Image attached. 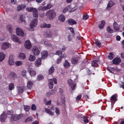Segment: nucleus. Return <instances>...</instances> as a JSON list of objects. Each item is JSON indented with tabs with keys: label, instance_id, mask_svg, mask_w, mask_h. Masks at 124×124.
<instances>
[{
	"label": "nucleus",
	"instance_id": "nucleus-1",
	"mask_svg": "<svg viewBox=\"0 0 124 124\" xmlns=\"http://www.w3.org/2000/svg\"><path fill=\"white\" fill-rule=\"evenodd\" d=\"M33 16L36 17L34 20H32L30 24V28L29 29V30L33 31L34 30V28L36 27L37 25V18L38 16V12L37 10L36 9L33 12Z\"/></svg>",
	"mask_w": 124,
	"mask_h": 124
},
{
	"label": "nucleus",
	"instance_id": "nucleus-2",
	"mask_svg": "<svg viewBox=\"0 0 124 124\" xmlns=\"http://www.w3.org/2000/svg\"><path fill=\"white\" fill-rule=\"evenodd\" d=\"M46 16L49 17L50 19L51 20L55 17L56 15V13L54 10H51L46 12Z\"/></svg>",
	"mask_w": 124,
	"mask_h": 124
},
{
	"label": "nucleus",
	"instance_id": "nucleus-3",
	"mask_svg": "<svg viewBox=\"0 0 124 124\" xmlns=\"http://www.w3.org/2000/svg\"><path fill=\"white\" fill-rule=\"evenodd\" d=\"M23 114H21L19 115H12L10 117L11 119L12 120L16 121L17 120H19L23 117Z\"/></svg>",
	"mask_w": 124,
	"mask_h": 124
},
{
	"label": "nucleus",
	"instance_id": "nucleus-4",
	"mask_svg": "<svg viewBox=\"0 0 124 124\" xmlns=\"http://www.w3.org/2000/svg\"><path fill=\"white\" fill-rule=\"evenodd\" d=\"M53 81L55 84H57V79L56 78H54L53 79H50L49 80L48 83L49 84V86L50 88H53Z\"/></svg>",
	"mask_w": 124,
	"mask_h": 124
},
{
	"label": "nucleus",
	"instance_id": "nucleus-5",
	"mask_svg": "<svg viewBox=\"0 0 124 124\" xmlns=\"http://www.w3.org/2000/svg\"><path fill=\"white\" fill-rule=\"evenodd\" d=\"M16 33L17 35L19 36H23L24 33L22 29L19 28H17L16 29Z\"/></svg>",
	"mask_w": 124,
	"mask_h": 124
},
{
	"label": "nucleus",
	"instance_id": "nucleus-6",
	"mask_svg": "<svg viewBox=\"0 0 124 124\" xmlns=\"http://www.w3.org/2000/svg\"><path fill=\"white\" fill-rule=\"evenodd\" d=\"M117 95L116 94H114L111 96L110 100L112 106L113 105V104H114L115 101L117 100Z\"/></svg>",
	"mask_w": 124,
	"mask_h": 124
},
{
	"label": "nucleus",
	"instance_id": "nucleus-7",
	"mask_svg": "<svg viewBox=\"0 0 124 124\" xmlns=\"http://www.w3.org/2000/svg\"><path fill=\"white\" fill-rule=\"evenodd\" d=\"M68 82L72 89V90H74L75 88V86L76 85V84L73 83L72 81L70 79L68 80Z\"/></svg>",
	"mask_w": 124,
	"mask_h": 124
},
{
	"label": "nucleus",
	"instance_id": "nucleus-8",
	"mask_svg": "<svg viewBox=\"0 0 124 124\" xmlns=\"http://www.w3.org/2000/svg\"><path fill=\"white\" fill-rule=\"evenodd\" d=\"M28 70L31 76H34L36 75V71L31 68L30 67H29L28 69Z\"/></svg>",
	"mask_w": 124,
	"mask_h": 124
},
{
	"label": "nucleus",
	"instance_id": "nucleus-9",
	"mask_svg": "<svg viewBox=\"0 0 124 124\" xmlns=\"http://www.w3.org/2000/svg\"><path fill=\"white\" fill-rule=\"evenodd\" d=\"M32 51L34 54L36 55H39L40 53V51L39 50L37 47L36 46H34L32 49Z\"/></svg>",
	"mask_w": 124,
	"mask_h": 124
},
{
	"label": "nucleus",
	"instance_id": "nucleus-10",
	"mask_svg": "<svg viewBox=\"0 0 124 124\" xmlns=\"http://www.w3.org/2000/svg\"><path fill=\"white\" fill-rule=\"evenodd\" d=\"M10 46V45L8 42H5L2 45L1 48L3 50H5L9 47Z\"/></svg>",
	"mask_w": 124,
	"mask_h": 124
},
{
	"label": "nucleus",
	"instance_id": "nucleus-11",
	"mask_svg": "<svg viewBox=\"0 0 124 124\" xmlns=\"http://www.w3.org/2000/svg\"><path fill=\"white\" fill-rule=\"evenodd\" d=\"M25 47L27 49L30 48L31 46V44L29 40L26 41L24 43Z\"/></svg>",
	"mask_w": 124,
	"mask_h": 124
},
{
	"label": "nucleus",
	"instance_id": "nucleus-12",
	"mask_svg": "<svg viewBox=\"0 0 124 124\" xmlns=\"http://www.w3.org/2000/svg\"><path fill=\"white\" fill-rule=\"evenodd\" d=\"M11 39L14 41L17 42L19 43H20L21 42L19 39L17 38V37L15 35H12L11 36Z\"/></svg>",
	"mask_w": 124,
	"mask_h": 124
},
{
	"label": "nucleus",
	"instance_id": "nucleus-13",
	"mask_svg": "<svg viewBox=\"0 0 124 124\" xmlns=\"http://www.w3.org/2000/svg\"><path fill=\"white\" fill-rule=\"evenodd\" d=\"M114 29L116 31L119 30L120 26L116 22H114L113 24Z\"/></svg>",
	"mask_w": 124,
	"mask_h": 124
},
{
	"label": "nucleus",
	"instance_id": "nucleus-14",
	"mask_svg": "<svg viewBox=\"0 0 124 124\" xmlns=\"http://www.w3.org/2000/svg\"><path fill=\"white\" fill-rule=\"evenodd\" d=\"M41 55L42 58L45 59L47 58L48 54L47 51H46L45 50L42 51L41 52Z\"/></svg>",
	"mask_w": 124,
	"mask_h": 124
},
{
	"label": "nucleus",
	"instance_id": "nucleus-15",
	"mask_svg": "<svg viewBox=\"0 0 124 124\" xmlns=\"http://www.w3.org/2000/svg\"><path fill=\"white\" fill-rule=\"evenodd\" d=\"M25 87L23 86H20L18 87V93L19 94L22 93Z\"/></svg>",
	"mask_w": 124,
	"mask_h": 124
},
{
	"label": "nucleus",
	"instance_id": "nucleus-16",
	"mask_svg": "<svg viewBox=\"0 0 124 124\" xmlns=\"http://www.w3.org/2000/svg\"><path fill=\"white\" fill-rule=\"evenodd\" d=\"M112 62L113 64L117 65L120 62L121 60L118 58H116L114 59L113 60Z\"/></svg>",
	"mask_w": 124,
	"mask_h": 124
},
{
	"label": "nucleus",
	"instance_id": "nucleus-17",
	"mask_svg": "<svg viewBox=\"0 0 124 124\" xmlns=\"http://www.w3.org/2000/svg\"><path fill=\"white\" fill-rule=\"evenodd\" d=\"M41 58H38L35 62V65L36 67L39 66L41 64Z\"/></svg>",
	"mask_w": 124,
	"mask_h": 124
},
{
	"label": "nucleus",
	"instance_id": "nucleus-18",
	"mask_svg": "<svg viewBox=\"0 0 124 124\" xmlns=\"http://www.w3.org/2000/svg\"><path fill=\"white\" fill-rule=\"evenodd\" d=\"M7 115L5 113H3L0 116V119L1 122H4L6 119Z\"/></svg>",
	"mask_w": 124,
	"mask_h": 124
},
{
	"label": "nucleus",
	"instance_id": "nucleus-19",
	"mask_svg": "<svg viewBox=\"0 0 124 124\" xmlns=\"http://www.w3.org/2000/svg\"><path fill=\"white\" fill-rule=\"evenodd\" d=\"M26 7V6L24 4H21L19 5L17 7V10L20 11L24 9Z\"/></svg>",
	"mask_w": 124,
	"mask_h": 124
},
{
	"label": "nucleus",
	"instance_id": "nucleus-20",
	"mask_svg": "<svg viewBox=\"0 0 124 124\" xmlns=\"http://www.w3.org/2000/svg\"><path fill=\"white\" fill-rule=\"evenodd\" d=\"M51 25L50 24H47L45 23H43L41 24L40 27L42 28H49L50 27Z\"/></svg>",
	"mask_w": 124,
	"mask_h": 124
},
{
	"label": "nucleus",
	"instance_id": "nucleus-21",
	"mask_svg": "<svg viewBox=\"0 0 124 124\" xmlns=\"http://www.w3.org/2000/svg\"><path fill=\"white\" fill-rule=\"evenodd\" d=\"M55 93V91L54 90H49V92L46 93V95L48 97H49L51 95L54 94Z\"/></svg>",
	"mask_w": 124,
	"mask_h": 124
},
{
	"label": "nucleus",
	"instance_id": "nucleus-22",
	"mask_svg": "<svg viewBox=\"0 0 124 124\" xmlns=\"http://www.w3.org/2000/svg\"><path fill=\"white\" fill-rule=\"evenodd\" d=\"M78 57H76L72 58L71 60L72 63L74 64H75L78 62Z\"/></svg>",
	"mask_w": 124,
	"mask_h": 124
},
{
	"label": "nucleus",
	"instance_id": "nucleus-23",
	"mask_svg": "<svg viewBox=\"0 0 124 124\" xmlns=\"http://www.w3.org/2000/svg\"><path fill=\"white\" fill-rule=\"evenodd\" d=\"M9 63L11 65H13L14 63V61L13 57L12 55L10 56L9 57Z\"/></svg>",
	"mask_w": 124,
	"mask_h": 124
},
{
	"label": "nucleus",
	"instance_id": "nucleus-24",
	"mask_svg": "<svg viewBox=\"0 0 124 124\" xmlns=\"http://www.w3.org/2000/svg\"><path fill=\"white\" fill-rule=\"evenodd\" d=\"M7 30L9 31L10 33L12 34L13 31V29L12 26L10 25H7L6 26Z\"/></svg>",
	"mask_w": 124,
	"mask_h": 124
},
{
	"label": "nucleus",
	"instance_id": "nucleus-25",
	"mask_svg": "<svg viewBox=\"0 0 124 124\" xmlns=\"http://www.w3.org/2000/svg\"><path fill=\"white\" fill-rule=\"evenodd\" d=\"M68 23L70 25H73L76 24V22L74 19H70L68 20Z\"/></svg>",
	"mask_w": 124,
	"mask_h": 124
},
{
	"label": "nucleus",
	"instance_id": "nucleus-26",
	"mask_svg": "<svg viewBox=\"0 0 124 124\" xmlns=\"http://www.w3.org/2000/svg\"><path fill=\"white\" fill-rule=\"evenodd\" d=\"M10 76L11 78L13 79H14L17 77L16 75L14 72H11L10 74Z\"/></svg>",
	"mask_w": 124,
	"mask_h": 124
},
{
	"label": "nucleus",
	"instance_id": "nucleus-27",
	"mask_svg": "<svg viewBox=\"0 0 124 124\" xmlns=\"http://www.w3.org/2000/svg\"><path fill=\"white\" fill-rule=\"evenodd\" d=\"M33 83L31 81H29L27 84V87L28 89H30L31 88L32 86Z\"/></svg>",
	"mask_w": 124,
	"mask_h": 124
},
{
	"label": "nucleus",
	"instance_id": "nucleus-28",
	"mask_svg": "<svg viewBox=\"0 0 124 124\" xmlns=\"http://www.w3.org/2000/svg\"><path fill=\"white\" fill-rule=\"evenodd\" d=\"M5 57V55L3 53H0V62L4 59Z\"/></svg>",
	"mask_w": 124,
	"mask_h": 124
},
{
	"label": "nucleus",
	"instance_id": "nucleus-29",
	"mask_svg": "<svg viewBox=\"0 0 124 124\" xmlns=\"http://www.w3.org/2000/svg\"><path fill=\"white\" fill-rule=\"evenodd\" d=\"M45 112L49 114L50 115L53 116L54 113L50 109L47 108L45 109Z\"/></svg>",
	"mask_w": 124,
	"mask_h": 124
},
{
	"label": "nucleus",
	"instance_id": "nucleus-30",
	"mask_svg": "<svg viewBox=\"0 0 124 124\" xmlns=\"http://www.w3.org/2000/svg\"><path fill=\"white\" fill-rule=\"evenodd\" d=\"M36 9L31 7H28L26 8V9L27 11L28 12H33L35 10H36Z\"/></svg>",
	"mask_w": 124,
	"mask_h": 124
},
{
	"label": "nucleus",
	"instance_id": "nucleus-31",
	"mask_svg": "<svg viewBox=\"0 0 124 124\" xmlns=\"http://www.w3.org/2000/svg\"><path fill=\"white\" fill-rule=\"evenodd\" d=\"M59 20L62 22H64L65 20V18L64 16L62 15H60L59 17Z\"/></svg>",
	"mask_w": 124,
	"mask_h": 124
},
{
	"label": "nucleus",
	"instance_id": "nucleus-32",
	"mask_svg": "<svg viewBox=\"0 0 124 124\" xmlns=\"http://www.w3.org/2000/svg\"><path fill=\"white\" fill-rule=\"evenodd\" d=\"M105 23V22L104 20H102L101 21V23L98 25L100 29H102L104 26Z\"/></svg>",
	"mask_w": 124,
	"mask_h": 124
},
{
	"label": "nucleus",
	"instance_id": "nucleus-33",
	"mask_svg": "<svg viewBox=\"0 0 124 124\" xmlns=\"http://www.w3.org/2000/svg\"><path fill=\"white\" fill-rule=\"evenodd\" d=\"M36 59L35 57L33 55L30 54L29 57V60L31 61L32 62L34 61Z\"/></svg>",
	"mask_w": 124,
	"mask_h": 124
},
{
	"label": "nucleus",
	"instance_id": "nucleus-34",
	"mask_svg": "<svg viewBox=\"0 0 124 124\" xmlns=\"http://www.w3.org/2000/svg\"><path fill=\"white\" fill-rule=\"evenodd\" d=\"M115 4L114 3L111 1H109L107 5V8H110L113 6Z\"/></svg>",
	"mask_w": 124,
	"mask_h": 124
},
{
	"label": "nucleus",
	"instance_id": "nucleus-35",
	"mask_svg": "<svg viewBox=\"0 0 124 124\" xmlns=\"http://www.w3.org/2000/svg\"><path fill=\"white\" fill-rule=\"evenodd\" d=\"M70 65V64L68 62L67 60L65 61L64 62L63 66L65 68H68L69 67Z\"/></svg>",
	"mask_w": 124,
	"mask_h": 124
},
{
	"label": "nucleus",
	"instance_id": "nucleus-36",
	"mask_svg": "<svg viewBox=\"0 0 124 124\" xmlns=\"http://www.w3.org/2000/svg\"><path fill=\"white\" fill-rule=\"evenodd\" d=\"M54 70V68L53 66H52L48 70V73L49 74H51L52 73H53Z\"/></svg>",
	"mask_w": 124,
	"mask_h": 124
},
{
	"label": "nucleus",
	"instance_id": "nucleus-37",
	"mask_svg": "<svg viewBox=\"0 0 124 124\" xmlns=\"http://www.w3.org/2000/svg\"><path fill=\"white\" fill-rule=\"evenodd\" d=\"M114 57V55L113 53H110L109 55L108 56V59L112 60Z\"/></svg>",
	"mask_w": 124,
	"mask_h": 124
},
{
	"label": "nucleus",
	"instance_id": "nucleus-38",
	"mask_svg": "<svg viewBox=\"0 0 124 124\" xmlns=\"http://www.w3.org/2000/svg\"><path fill=\"white\" fill-rule=\"evenodd\" d=\"M98 62V61L97 60H93L92 62V65L93 66L96 67L98 65L97 62Z\"/></svg>",
	"mask_w": 124,
	"mask_h": 124
},
{
	"label": "nucleus",
	"instance_id": "nucleus-39",
	"mask_svg": "<svg viewBox=\"0 0 124 124\" xmlns=\"http://www.w3.org/2000/svg\"><path fill=\"white\" fill-rule=\"evenodd\" d=\"M18 57L19 58L21 59H24L25 58V56L24 54L21 53L19 55Z\"/></svg>",
	"mask_w": 124,
	"mask_h": 124
},
{
	"label": "nucleus",
	"instance_id": "nucleus-40",
	"mask_svg": "<svg viewBox=\"0 0 124 124\" xmlns=\"http://www.w3.org/2000/svg\"><path fill=\"white\" fill-rule=\"evenodd\" d=\"M8 87L10 90L13 89L14 87V84L13 83H10L8 85Z\"/></svg>",
	"mask_w": 124,
	"mask_h": 124
},
{
	"label": "nucleus",
	"instance_id": "nucleus-41",
	"mask_svg": "<svg viewBox=\"0 0 124 124\" xmlns=\"http://www.w3.org/2000/svg\"><path fill=\"white\" fill-rule=\"evenodd\" d=\"M46 36L49 38H51L52 37L53 34L51 32L48 31L46 32Z\"/></svg>",
	"mask_w": 124,
	"mask_h": 124
},
{
	"label": "nucleus",
	"instance_id": "nucleus-42",
	"mask_svg": "<svg viewBox=\"0 0 124 124\" xmlns=\"http://www.w3.org/2000/svg\"><path fill=\"white\" fill-rule=\"evenodd\" d=\"M15 64L17 66L21 65L23 64L22 62L20 61H17L15 62Z\"/></svg>",
	"mask_w": 124,
	"mask_h": 124
},
{
	"label": "nucleus",
	"instance_id": "nucleus-43",
	"mask_svg": "<svg viewBox=\"0 0 124 124\" xmlns=\"http://www.w3.org/2000/svg\"><path fill=\"white\" fill-rule=\"evenodd\" d=\"M38 9L39 10L43 11L46 10L45 6H41L38 8Z\"/></svg>",
	"mask_w": 124,
	"mask_h": 124
},
{
	"label": "nucleus",
	"instance_id": "nucleus-44",
	"mask_svg": "<svg viewBox=\"0 0 124 124\" xmlns=\"http://www.w3.org/2000/svg\"><path fill=\"white\" fill-rule=\"evenodd\" d=\"M55 112L56 115L58 116L60 114V110L57 107L55 108Z\"/></svg>",
	"mask_w": 124,
	"mask_h": 124
},
{
	"label": "nucleus",
	"instance_id": "nucleus-45",
	"mask_svg": "<svg viewBox=\"0 0 124 124\" xmlns=\"http://www.w3.org/2000/svg\"><path fill=\"white\" fill-rule=\"evenodd\" d=\"M107 30L108 32L110 33H112L113 32V30L110 28L109 26H108Z\"/></svg>",
	"mask_w": 124,
	"mask_h": 124
},
{
	"label": "nucleus",
	"instance_id": "nucleus-46",
	"mask_svg": "<svg viewBox=\"0 0 124 124\" xmlns=\"http://www.w3.org/2000/svg\"><path fill=\"white\" fill-rule=\"evenodd\" d=\"M95 44L96 45L99 47L101 46V42L98 40H96L95 42Z\"/></svg>",
	"mask_w": 124,
	"mask_h": 124
},
{
	"label": "nucleus",
	"instance_id": "nucleus-47",
	"mask_svg": "<svg viewBox=\"0 0 124 124\" xmlns=\"http://www.w3.org/2000/svg\"><path fill=\"white\" fill-rule=\"evenodd\" d=\"M52 6L53 5L50 4H48L47 5L45 6L46 10L50 9Z\"/></svg>",
	"mask_w": 124,
	"mask_h": 124
},
{
	"label": "nucleus",
	"instance_id": "nucleus-48",
	"mask_svg": "<svg viewBox=\"0 0 124 124\" xmlns=\"http://www.w3.org/2000/svg\"><path fill=\"white\" fill-rule=\"evenodd\" d=\"M44 44L45 46H51V44L48 42L47 41H45L44 42Z\"/></svg>",
	"mask_w": 124,
	"mask_h": 124
},
{
	"label": "nucleus",
	"instance_id": "nucleus-49",
	"mask_svg": "<svg viewBox=\"0 0 124 124\" xmlns=\"http://www.w3.org/2000/svg\"><path fill=\"white\" fill-rule=\"evenodd\" d=\"M55 54L58 55L59 56H61L62 55V52L61 51L58 50L56 51Z\"/></svg>",
	"mask_w": 124,
	"mask_h": 124
},
{
	"label": "nucleus",
	"instance_id": "nucleus-50",
	"mask_svg": "<svg viewBox=\"0 0 124 124\" xmlns=\"http://www.w3.org/2000/svg\"><path fill=\"white\" fill-rule=\"evenodd\" d=\"M83 119V121L85 123H87L88 122H89V120H88L87 119L86 117L85 116H84Z\"/></svg>",
	"mask_w": 124,
	"mask_h": 124
},
{
	"label": "nucleus",
	"instance_id": "nucleus-51",
	"mask_svg": "<svg viewBox=\"0 0 124 124\" xmlns=\"http://www.w3.org/2000/svg\"><path fill=\"white\" fill-rule=\"evenodd\" d=\"M43 79V77L42 75H39L37 77V79L39 80H40Z\"/></svg>",
	"mask_w": 124,
	"mask_h": 124
},
{
	"label": "nucleus",
	"instance_id": "nucleus-52",
	"mask_svg": "<svg viewBox=\"0 0 124 124\" xmlns=\"http://www.w3.org/2000/svg\"><path fill=\"white\" fill-rule=\"evenodd\" d=\"M64 57H63V56L62 57H60L59 58H58V59L57 60V63L58 64H59L60 63L61 61L62 58H63Z\"/></svg>",
	"mask_w": 124,
	"mask_h": 124
},
{
	"label": "nucleus",
	"instance_id": "nucleus-53",
	"mask_svg": "<svg viewBox=\"0 0 124 124\" xmlns=\"http://www.w3.org/2000/svg\"><path fill=\"white\" fill-rule=\"evenodd\" d=\"M26 71L25 70H24L22 71V75L23 77H26Z\"/></svg>",
	"mask_w": 124,
	"mask_h": 124
},
{
	"label": "nucleus",
	"instance_id": "nucleus-54",
	"mask_svg": "<svg viewBox=\"0 0 124 124\" xmlns=\"http://www.w3.org/2000/svg\"><path fill=\"white\" fill-rule=\"evenodd\" d=\"M32 117L31 116H30L27 119H26L25 120V122H27L28 121H31L32 120Z\"/></svg>",
	"mask_w": 124,
	"mask_h": 124
},
{
	"label": "nucleus",
	"instance_id": "nucleus-55",
	"mask_svg": "<svg viewBox=\"0 0 124 124\" xmlns=\"http://www.w3.org/2000/svg\"><path fill=\"white\" fill-rule=\"evenodd\" d=\"M69 9H70V7L69 6L65 8L64 9L63 11V12L65 13L67 12Z\"/></svg>",
	"mask_w": 124,
	"mask_h": 124
},
{
	"label": "nucleus",
	"instance_id": "nucleus-56",
	"mask_svg": "<svg viewBox=\"0 0 124 124\" xmlns=\"http://www.w3.org/2000/svg\"><path fill=\"white\" fill-rule=\"evenodd\" d=\"M20 19L22 22H25V18L23 15H22L20 16Z\"/></svg>",
	"mask_w": 124,
	"mask_h": 124
},
{
	"label": "nucleus",
	"instance_id": "nucleus-57",
	"mask_svg": "<svg viewBox=\"0 0 124 124\" xmlns=\"http://www.w3.org/2000/svg\"><path fill=\"white\" fill-rule=\"evenodd\" d=\"M24 108L26 111H28L30 108V107L29 106L25 105L24 106Z\"/></svg>",
	"mask_w": 124,
	"mask_h": 124
},
{
	"label": "nucleus",
	"instance_id": "nucleus-58",
	"mask_svg": "<svg viewBox=\"0 0 124 124\" xmlns=\"http://www.w3.org/2000/svg\"><path fill=\"white\" fill-rule=\"evenodd\" d=\"M119 85L121 88L122 87L123 89L124 88V83L123 82H119Z\"/></svg>",
	"mask_w": 124,
	"mask_h": 124
},
{
	"label": "nucleus",
	"instance_id": "nucleus-59",
	"mask_svg": "<svg viewBox=\"0 0 124 124\" xmlns=\"http://www.w3.org/2000/svg\"><path fill=\"white\" fill-rule=\"evenodd\" d=\"M89 16L87 15H84L83 16V19L84 20H86L88 18Z\"/></svg>",
	"mask_w": 124,
	"mask_h": 124
},
{
	"label": "nucleus",
	"instance_id": "nucleus-60",
	"mask_svg": "<svg viewBox=\"0 0 124 124\" xmlns=\"http://www.w3.org/2000/svg\"><path fill=\"white\" fill-rule=\"evenodd\" d=\"M31 109L32 110H35L36 109V105L34 104L32 105L31 107Z\"/></svg>",
	"mask_w": 124,
	"mask_h": 124
},
{
	"label": "nucleus",
	"instance_id": "nucleus-61",
	"mask_svg": "<svg viewBox=\"0 0 124 124\" xmlns=\"http://www.w3.org/2000/svg\"><path fill=\"white\" fill-rule=\"evenodd\" d=\"M84 116L83 115H77V117L79 119L83 118Z\"/></svg>",
	"mask_w": 124,
	"mask_h": 124
},
{
	"label": "nucleus",
	"instance_id": "nucleus-62",
	"mask_svg": "<svg viewBox=\"0 0 124 124\" xmlns=\"http://www.w3.org/2000/svg\"><path fill=\"white\" fill-rule=\"evenodd\" d=\"M69 29L71 31V32H72L73 35H74L75 34V33L74 32V31L73 29L72 28H70Z\"/></svg>",
	"mask_w": 124,
	"mask_h": 124
},
{
	"label": "nucleus",
	"instance_id": "nucleus-63",
	"mask_svg": "<svg viewBox=\"0 0 124 124\" xmlns=\"http://www.w3.org/2000/svg\"><path fill=\"white\" fill-rule=\"evenodd\" d=\"M13 112L12 111H8L7 112L8 114V115H11V116L12 115H13Z\"/></svg>",
	"mask_w": 124,
	"mask_h": 124
},
{
	"label": "nucleus",
	"instance_id": "nucleus-64",
	"mask_svg": "<svg viewBox=\"0 0 124 124\" xmlns=\"http://www.w3.org/2000/svg\"><path fill=\"white\" fill-rule=\"evenodd\" d=\"M51 100H49L48 101H47L45 105H48L51 104Z\"/></svg>",
	"mask_w": 124,
	"mask_h": 124
}]
</instances>
